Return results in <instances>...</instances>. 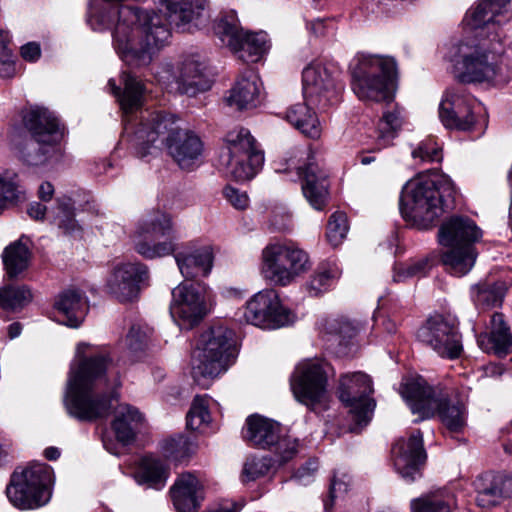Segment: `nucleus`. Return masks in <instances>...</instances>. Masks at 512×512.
Returning a JSON list of instances; mask_svg holds the SVG:
<instances>
[{
  "mask_svg": "<svg viewBox=\"0 0 512 512\" xmlns=\"http://www.w3.org/2000/svg\"><path fill=\"white\" fill-rule=\"evenodd\" d=\"M275 458L270 457H249L244 463L242 471V481H255L256 479L265 476L271 469Z\"/></svg>",
  "mask_w": 512,
  "mask_h": 512,
  "instance_id": "obj_53",
  "label": "nucleus"
},
{
  "mask_svg": "<svg viewBox=\"0 0 512 512\" xmlns=\"http://www.w3.org/2000/svg\"><path fill=\"white\" fill-rule=\"evenodd\" d=\"M170 496L177 512H197L203 499L202 485L193 474H181L170 488Z\"/></svg>",
  "mask_w": 512,
  "mask_h": 512,
  "instance_id": "obj_29",
  "label": "nucleus"
},
{
  "mask_svg": "<svg viewBox=\"0 0 512 512\" xmlns=\"http://www.w3.org/2000/svg\"><path fill=\"white\" fill-rule=\"evenodd\" d=\"M111 365L108 351L86 342L77 344L64 395V406L71 417L94 422L111 414L114 388L121 385L118 377L110 385L107 372Z\"/></svg>",
  "mask_w": 512,
  "mask_h": 512,
  "instance_id": "obj_1",
  "label": "nucleus"
},
{
  "mask_svg": "<svg viewBox=\"0 0 512 512\" xmlns=\"http://www.w3.org/2000/svg\"><path fill=\"white\" fill-rule=\"evenodd\" d=\"M502 280L485 279L471 287V297L479 309H489L500 305L506 292Z\"/></svg>",
  "mask_w": 512,
  "mask_h": 512,
  "instance_id": "obj_37",
  "label": "nucleus"
},
{
  "mask_svg": "<svg viewBox=\"0 0 512 512\" xmlns=\"http://www.w3.org/2000/svg\"><path fill=\"white\" fill-rule=\"evenodd\" d=\"M52 482V468L45 463H33L21 475L13 474L6 494L19 509L38 508L49 501Z\"/></svg>",
  "mask_w": 512,
  "mask_h": 512,
  "instance_id": "obj_10",
  "label": "nucleus"
},
{
  "mask_svg": "<svg viewBox=\"0 0 512 512\" xmlns=\"http://www.w3.org/2000/svg\"><path fill=\"white\" fill-rule=\"evenodd\" d=\"M400 394L413 414L420 419L438 416L442 424L454 433L466 426V409L463 403L452 402L447 390L432 387L420 376L406 378L400 386Z\"/></svg>",
  "mask_w": 512,
  "mask_h": 512,
  "instance_id": "obj_5",
  "label": "nucleus"
},
{
  "mask_svg": "<svg viewBox=\"0 0 512 512\" xmlns=\"http://www.w3.org/2000/svg\"><path fill=\"white\" fill-rule=\"evenodd\" d=\"M441 260L447 271L457 277L466 275L474 266L477 253L474 246H445Z\"/></svg>",
  "mask_w": 512,
  "mask_h": 512,
  "instance_id": "obj_36",
  "label": "nucleus"
},
{
  "mask_svg": "<svg viewBox=\"0 0 512 512\" xmlns=\"http://www.w3.org/2000/svg\"><path fill=\"white\" fill-rule=\"evenodd\" d=\"M172 231L173 224L170 215L162 211H153L138 223L135 232L158 237L170 236Z\"/></svg>",
  "mask_w": 512,
  "mask_h": 512,
  "instance_id": "obj_45",
  "label": "nucleus"
},
{
  "mask_svg": "<svg viewBox=\"0 0 512 512\" xmlns=\"http://www.w3.org/2000/svg\"><path fill=\"white\" fill-rule=\"evenodd\" d=\"M349 485L350 477L347 473L341 471L335 472L329 490V499L324 500L325 512H328L332 509L334 505V499L337 498L340 494L346 493L348 491Z\"/></svg>",
  "mask_w": 512,
  "mask_h": 512,
  "instance_id": "obj_56",
  "label": "nucleus"
},
{
  "mask_svg": "<svg viewBox=\"0 0 512 512\" xmlns=\"http://www.w3.org/2000/svg\"><path fill=\"white\" fill-rule=\"evenodd\" d=\"M149 335L145 329L133 325L126 337L129 357L132 361L142 359L148 345Z\"/></svg>",
  "mask_w": 512,
  "mask_h": 512,
  "instance_id": "obj_52",
  "label": "nucleus"
},
{
  "mask_svg": "<svg viewBox=\"0 0 512 512\" xmlns=\"http://www.w3.org/2000/svg\"><path fill=\"white\" fill-rule=\"evenodd\" d=\"M228 154L223 156L227 173L236 181L255 177L264 164V152L246 128L234 129L225 137Z\"/></svg>",
  "mask_w": 512,
  "mask_h": 512,
  "instance_id": "obj_11",
  "label": "nucleus"
},
{
  "mask_svg": "<svg viewBox=\"0 0 512 512\" xmlns=\"http://www.w3.org/2000/svg\"><path fill=\"white\" fill-rule=\"evenodd\" d=\"M162 450L166 458L180 462L194 453L195 445L186 436L177 435L165 440Z\"/></svg>",
  "mask_w": 512,
  "mask_h": 512,
  "instance_id": "obj_49",
  "label": "nucleus"
},
{
  "mask_svg": "<svg viewBox=\"0 0 512 512\" xmlns=\"http://www.w3.org/2000/svg\"><path fill=\"white\" fill-rule=\"evenodd\" d=\"M418 340L444 359L454 360L463 352L462 336L452 319L436 315L427 319L417 332Z\"/></svg>",
  "mask_w": 512,
  "mask_h": 512,
  "instance_id": "obj_19",
  "label": "nucleus"
},
{
  "mask_svg": "<svg viewBox=\"0 0 512 512\" xmlns=\"http://www.w3.org/2000/svg\"><path fill=\"white\" fill-rule=\"evenodd\" d=\"M170 314L181 329L199 324L209 311L207 287L201 283H180L172 292Z\"/></svg>",
  "mask_w": 512,
  "mask_h": 512,
  "instance_id": "obj_17",
  "label": "nucleus"
},
{
  "mask_svg": "<svg viewBox=\"0 0 512 512\" xmlns=\"http://www.w3.org/2000/svg\"><path fill=\"white\" fill-rule=\"evenodd\" d=\"M173 255L186 279L206 277L213 266V253L209 246H197L194 242L177 243Z\"/></svg>",
  "mask_w": 512,
  "mask_h": 512,
  "instance_id": "obj_24",
  "label": "nucleus"
},
{
  "mask_svg": "<svg viewBox=\"0 0 512 512\" xmlns=\"http://www.w3.org/2000/svg\"><path fill=\"white\" fill-rule=\"evenodd\" d=\"M285 118L296 129L310 138H318L321 134L318 117L306 103H297L290 106L286 111Z\"/></svg>",
  "mask_w": 512,
  "mask_h": 512,
  "instance_id": "obj_38",
  "label": "nucleus"
},
{
  "mask_svg": "<svg viewBox=\"0 0 512 512\" xmlns=\"http://www.w3.org/2000/svg\"><path fill=\"white\" fill-rule=\"evenodd\" d=\"M53 222L64 234L75 235L81 227L75 220V208L73 200L68 196L57 198L56 207L51 211Z\"/></svg>",
  "mask_w": 512,
  "mask_h": 512,
  "instance_id": "obj_44",
  "label": "nucleus"
},
{
  "mask_svg": "<svg viewBox=\"0 0 512 512\" xmlns=\"http://www.w3.org/2000/svg\"><path fill=\"white\" fill-rule=\"evenodd\" d=\"M208 395H197L191 404L186 416V424L190 430L204 431L211 422V415L208 409Z\"/></svg>",
  "mask_w": 512,
  "mask_h": 512,
  "instance_id": "obj_47",
  "label": "nucleus"
},
{
  "mask_svg": "<svg viewBox=\"0 0 512 512\" xmlns=\"http://www.w3.org/2000/svg\"><path fill=\"white\" fill-rule=\"evenodd\" d=\"M328 368L324 361L308 359L300 362L291 376L290 386L294 397L312 411L328 407Z\"/></svg>",
  "mask_w": 512,
  "mask_h": 512,
  "instance_id": "obj_13",
  "label": "nucleus"
},
{
  "mask_svg": "<svg viewBox=\"0 0 512 512\" xmlns=\"http://www.w3.org/2000/svg\"><path fill=\"white\" fill-rule=\"evenodd\" d=\"M338 278L336 268H320L307 283V290L310 296H319L328 291Z\"/></svg>",
  "mask_w": 512,
  "mask_h": 512,
  "instance_id": "obj_51",
  "label": "nucleus"
},
{
  "mask_svg": "<svg viewBox=\"0 0 512 512\" xmlns=\"http://www.w3.org/2000/svg\"><path fill=\"white\" fill-rule=\"evenodd\" d=\"M54 309L60 323L78 328L86 316L88 304L82 293L75 289H68L57 296Z\"/></svg>",
  "mask_w": 512,
  "mask_h": 512,
  "instance_id": "obj_30",
  "label": "nucleus"
},
{
  "mask_svg": "<svg viewBox=\"0 0 512 512\" xmlns=\"http://www.w3.org/2000/svg\"><path fill=\"white\" fill-rule=\"evenodd\" d=\"M33 295L26 285H5L0 288V317L18 313L32 301Z\"/></svg>",
  "mask_w": 512,
  "mask_h": 512,
  "instance_id": "obj_40",
  "label": "nucleus"
},
{
  "mask_svg": "<svg viewBox=\"0 0 512 512\" xmlns=\"http://www.w3.org/2000/svg\"><path fill=\"white\" fill-rule=\"evenodd\" d=\"M348 220L344 212H334L328 221L326 237L329 243L337 247L343 239L346 237L348 232Z\"/></svg>",
  "mask_w": 512,
  "mask_h": 512,
  "instance_id": "obj_54",
  "label": "nucleus"
},
{
  "mask_svg": "<svg viewBox=\"0 0 512 512\" xmlns=\"http://www.w3.org/2000/svg\"><path fill=\"white\" fill-rule=\"evenodd\" d=\"M215 34L222 44L229 47L244 62L255 63L269 49L267 35L263 32H244L237 16L230 12L221 16L214 25Z\"/></svg>",
  "mask_w": 512,
  "mask_h": 512,
  "instance_id": "obj_16",
  "label": "nucleus"
},
{
  "mask_svg": "<svg viewBox=\"0 0 512 512\" xmlns=\"http://www.w3.org/2000/svg\"><path fill=\"white\" fill-rule=\"evenodd\" d=\"M243 437L255 447L270 450L279 465L290 461L298 453V439L285 434L278 422L258 414L246 419Z\"/></svg>",
  "mask_w": 512,
  "mask_h": 512,
  "instance_id": "obj_12",
  "label": "nucleus"
},
{
  "mask_svg": "<svg viewBox=\"0 0 512 512\" xmlns=\"http://www.w3.org/2000/svg\"><path fill=\"white\" fill-rule=\"evenodd\" d=\"M140 479L154 489H162L168 479V469L159 459L145 457L139 470Z\"/></svg>",
  "mask_w": 512,
  "mask_h": 512,
  "instance_id": "obj_46",
  "label": "nucleus"
},
{
  "mask_svg": "<svg viewBox=\"0 0 512 512\" xmlns=\"http://www.w3.org/2000/svg\"><path fill=\"white\" fill-rule=\"evenodd\" d=\"M403 122L404 118L399 108L384 112L376 128L375 150L380 151L389 147L401 130Z\"/></svg>",
  "mask_w": 512,
  "mask_h": 512,
  "instance_id": "obj_41",
  "label": "nucleus"
},
{
  "mask_svg": "<svg viewBox=\"0 0 512 512\" xmlns=\"http://www.w3.org/2000/svg\"><path fill=\"white\" fill-rule=\"evenodd\" d=\"M47 213V207L43 203L31 202L27 208V214L34 220H43Z\"/></svg>",
  "mask_w": 512,
  "mask_h": 512,
  "instance_id": "obj_62",
  "label": "nucleus"
},
{
  "mask_svg": "<svg viewBox=\"0 0 512 512\" xmlns=\"http://www.w3.org/2000/svg\"><path fill=\"white\" fill-rule=\"evenodd\" d=\"M312 267L308 253L292 241L267 244L261 253V274L277 286H288Z\"/></svg>",
  "mask_w": 512,
  "mask_h": 512,
  "instance_id": "obj_8",
  "label": "nucleus"
},
{
  "mask_svg": "<svg viewBox=\"0 0 512 512\" xmlns=\"http://www.w3.org/2000/svg\"><path fill=\"white\" fill-rule=\"evenodd\" d=\"M396 73L393 57L358 53L351 64L352 90L362 101H388L391 99L389 84Z\"/></svg>",
  "mask_w": 512,
  "mask_h": 512,
  "instance_id": "obj_7",
  "label": "nucleus"
},
{
  "mask_svg": "<svg viewBox=\"0 0 512 512\" xmlns=\"http://www.w3.org/2000/svg\"><path fill=\"white\" fill-rule=\"evenodd\" d=\"M223 196L227 202L237 210H245L250 203L249 196L245 191H241L230 185L224 187Z\"/></svg>",
  "mask_w": 512,
  "mask_h": 512,
  "instance_id": "obj_58",
  "label": "nucleus"
},
{
  "mask_svg": "<svg viewBox=\"0 0 512 512\" xmlns=\"http://www.w3.org/2000/svg\"><path fill=\"white\" fill-rule=\"evenodd\" d=\"M21 56L29 62L37 61L41 56L40 45L36 42H29L21 47Z\"/></svg>",
  "mask_w": 512,
  "mask_h": 512,
  "instance_id": "obj_61",
  "label": "nucleus"
},
{
  "mask_svg": "<svg viewBox=\"0 0 512 512\" xmlns=\"http://www.w3.org/2000/svg\"><path fill=\"white\" fill-rule=\"evenodd\" d=\"M411 154L414 159L425 163L440 162L442 159L440 147L433 138L421 141Z\"/></svg>",
  "mask_w": 512,
  "mask_h": 512,
  "instance_id": "obj_55",
  "label": "nucleus"
},
{
  "mask_svg": "<svg viewBox=\"0 0 512 512\" xmlns=\"http://www.w3.org/2000/svg\"><path fill=\"white\" fill-rule=\"evenodd\" d=\"M237 356L234 332L224 325H214L199 337L192 356V376L202 387L225 373Z\"/></svg>",
  "mask_w": 512,
  "mask_h": 512,
  "instance_id": "obj_6",
  "label": "nucleus"
},
{
  "mask_svg": "<svg viewBox=\"0 0 512 512\" xmlns=\"http://www.w3.org/2000/svg\"><path fill=\"white\" fill-rule=\"evenodd\" d=\"M327 330L339 340V343L355 334L354 326L347 320H331L327 323Z\"/></svg>",
  "mask_w": 512,
  "mask_h": 512,
  "instance_id": "obj_59",
  "label": "nucleus"
},
{
  "mask_svg": "<svg viewBox=\"0 0 512 512\" xmlns=\"http://www.w3.org/2000/svg\"><path fill=\"white\" fill-rule=\"evenodd\" d=\"M122 83L124 85L123 91L113 79L109 80L108 85L117 98L125 117H127L142 106L146 89L144 84L130 73L122 74Z\"/></svg>",
  "mask_w": 512,
  "mask_h": 512,
  "instance_id": "obj_34",
  "label": "nucleus"
},
{
  "mask_svg": "<svg viewBox=\"0 0 512 512\" xmlns=\"http://www.w3.org/2000/svg\"><path fill=\"white\" fill-rule=\"evenodd\" d=\"M392 458L397 473L407 481H414L426 460L422 433L416 431L408 439L398 440L392 447Z\"/></svg>",
  "mask_w": 512,
  "mask_h": 512,
  "instance_id": "obj_23",
  "label": "nucleus"
},
{
  "mask_svg": "<svg viewBox=\"0 0 512 512\" xmlns=\"http://www.w3.org/2000/svg\"><path fill=\"white\" fill-rule=\"evenodd\" d=\"M142 421L139 410L129 404H119L115 409L112 429L116 438L124 445L130 444L136 435V429Z\"/></svg>",
  "mask_w": 512,
  "mask_h": 512,
  "instance_id": "obj_35",
  "label": "nucleus"
},
{
  "mask_svg": "<svg viewBox=\"0 0 512 512\" xmlns=\"http://www.w3.org/2000/svg\"><path fill=\"white\" fill-rule=\"evenodd\" d=\"M456 193L453 182L447 177L438 181H411L400 198L401 214L418 229H427L445 211L454 208Z\"/></svg>",
  "mask_w": 512,
  "mask_h": 512,
  "instance_id": "obj_3",
  "label": "nucleus"
},
{
  "mask_svg": "<svg viewBox=\"0 0 512 512\" xmlns=\"http://www.w3.org/2000/svg\"><path fill=\"white\" fill-rule=\"evenodd\" d=\"M477 100L460 87L448 89L439 105V118L444 127L470 131L475 125Z\"/></svg>",
  "mask_w": 512,
  "mask_h": 512,
  "instance_id": "obj_21",
  "label": "nucleus"
},
{
  "mask_svg": "<svg viewBox=\"0 0 512 512\" xmlns=\"http://www.w3.org/2000/svg\"><path fill=\"white\" fill-rule=\"evenodd\" d=\"M512 0H480L465 16L464 23L471 30L481 29L480 36L486 35L489 42L503 44L499 24L510 19Z\"/></svg>",
  "mask_w": 512,
  "mask_h": 512,
  "instance_id": "obj_20",
  "label": "nucleus"
},
{
  "mask_svg": "<svg viewBox=\"0 0 512 512\" xmlns=\"http://www.w3.org/2000/svg\"><path fill=\"white\" fill-rule=\"evenodd\" d=\"M303 94L311 104L325 109L340 101L343 85L320 64H310L302 72Z\"/></svg>",
  "mask_w": 512,
  "mask_h": 512,
  "instance_id": "obj_22",
  "label": "nucleus"
},
{
  "mask_svg": "<svg viewBox=\"0 0 512 512\" xmlns=\"http://www.w3.org/2000/svg\"><path fill=\"white\" fill-rule=\"evenodd\" d=\"M8 43V33L0 30V77L2 78H10L15 73V64L11 59V52L8 49Z\"/></svg>",
  "mask_w": 512,
  "mask_h": 512,
  "instance_id": "obj_57",
  "label": "nucleus"
},
{
  "mask_svg": "<svg viewBox=\"0 0 512 512\" xmlns=\"http://www.w3.org/2000/svg\"><path fill=\"white\" fill-rule=\"evenodd\" d=\"M23 124L34 142L26 143L21 149L22 159L29 165L44 163L49 148L63 138L64 126L54 112L38 106L24 112Z\"/></svg>",
  "mask_w": 512,
  "mask_h": 512,
  "instance_id": "obj_9",
  "label": "nucleus"
},
{
  "mask_svg": "<svg viewBox=\"0 0 512 512\" xmlns=\"http://www.w3.org/2000/svg\"><path fill=\"white\" fill-rule=\"evenodd\" d=\"M261 81L255 71L247 69L230 91L228 103L239 110L256 107L260 103Z\"/></svg>",
  "mask_w": 512,
  "mask_h": 512,
  "instance_id": "obj_33",
  "label": "nucleus"
},
{
  "mask_svg": "<svg viewBox=\"0 0 512 512\" xmlns=\"http://www.w3.org/2000/svg\"><path fill=\"white\" fill-rule=\"evenodd\" d=\"M175 90L190 97L205 92L211 87L204 63L193 57L185 59L175 80Z\"/></svg>",
  "mask_w": 512,
  "mask_h": 512,
  "instance_id": "obj_28",
  "label": "nucleus"
},
{
  "mask_svg": "<svg viewBox=\"0 0 512 512\" xmlns=\"http://www.w3.org/2000/svg\"><path fill=\"white\" fill-rule=\"evenodd\" d=\"M124 131L139 158L157 155L164 148L181 169H192L203 153V142L193 131L182 129L177 117L146 112L134 125L125 119Z\"/></svg>",
  "mask_w": 512,
  "mask_h": 512,
  "instance_id": "obj_2",
  "label": "nucleus"
},
{
  "mask_svg": "<svg viewBox=\"0 0 512 512\" xmlns=\"http://www.w3.org/2000/svg\"><path fill=\"white\" fill-rule=\"evenodd\" d=\"M22 325L18 322H14L8 326V335L10 339H14L21 334Z\"/></svg>",
  "mask_w": 512,
  "mask_h": 512,
  "instance_id": "obj_64",
  "label": "nucleus"
},
{
  "mask_svg": "<svg viewBox=\"0 0 512 512\" xmlns=\"http://www.w3.org/2000/svg\"><path fill=\"white\" fill-rule=\"evenodd\" d=\"M147 273V267L141 263L117 265L107 280V288L119 301H131L137 296L139 283Z\"/></svg>",
  "mask_w": 512,
  "mask_h": 512,
  "instance_id": "obj_25",
  "label": "nucleus"
},
{
  "mask_svg": "<svg viewBox=\"0 0 512 512\" xmlns=\"http://www.w3.org/2000/svg\"><path fill=\"white\" fill-rule=\"evenodd\" d=\"M318 469V463L315 460H309L294 474V479L297 480L300 484H306L309 479L314 475V473Z\"/></svg>",
  "mask_w": 512,
  "mask_h": 512,
  "instance_id": "obj_60",
  "label": "nucleus"
},
{
  "mask_svg": "<svg viewBox=\"0 0 512 512\" xmlns=\"http://www.w3.org/2000/svg\"><path fill=\"white\" fill-rule=\"evenodd\" d=\"M240 321L263 328L276 329L294 321L292 312L285 308L274 289L257 292L241 310Z\"/></svg>",
  "mask_w": 512,
  "mask_h": 512,
  "instance_id": "obj_18",
  "label": "nucleus"
},
{
  "mask_svg": "<svg viewBox=\"0 0 512 512\" xmlns=\"http://www.w3.org/2000/svg\"><path fill=\"white\" fill-rule=\"evenodd\" d=\"M454 496L447 489L429 492L411 501L412 512H450Z\"/></svg>",
  "mask_w": 512,
  "mask_h": 512,
  "instance_id": "obj_43",
  "label": "nucleus"
},
{
  "mask_svg": "<svg viewBox=\"0 0 512 512\" xmlns=\"http://www.w3.org/2000/svg\"><path fill=\"white\" fill-rule=\"evenodd\" d=\"M497 42L486 39L469 40L452 45L445 59L451 64V72L461 83H505L499 65L501 50Z\"/></svg>",
  "mask_w": 512,
  "mask_h": 512,
  "instance_id": "obj_4",
  "label": "nucleus"
},
{
  "mask_svg": "<svg viewBox=\"0 0 512 512\" xmlns=\"http://www.w3.org/2000/svg\"><path fill=\"white\" fill-rule=\"evenodd\" d=\"M373 382L363 372L347 373L339 380V399L349 409L355 427L352 431L366 426L373 415L376 403L370 396L373 394Z\"/></svg>",
  "mask_w": 512,
  "mask_h": 512,
  "instance_id": "obj_15",
  "label": "nucleus"
},
{
  "mask_svg": "<svg viewBox=\"0 0 512 512\" xmlns=\"http://www.w3.org/2000/svg\"><path fill=\"white\" fill-rule=\"evenodd\" d=\"M432 265L428 258L413 259L405 263H397L393 268V280L405 282L408 279L425 276Z\"/></svg>",
  "mask_w": 512,
  "mask_h": 512,
  "instance_id": "obj_48",
  "label": "nucleus"
},
{
  "mask_svg": "<svg viewBox=\"0 0 512 512\" xmlns=\"http://www.w3.org/2000/svg\"><path fill=\"white\" fill-rule=\"evenodd\" d=\"M3 264L10 279L25 271L30 263L31 252L22 238L7 246L2 254Z\"/></svg>",
  "mask_w": 512,
  "mask_h": 512,
  "instance_id": "obj_42",
  "label": "nucleus"
},
{
  "mask_svg": "<svg viewBox=\"0 0 512 512\" xmlns=\"http://www.w3.org/2000/svg\"><path fill=\"white\" fill-rule=\"evenodd\" d=\"M164 7L170 24L178 29L189 30L190 26L201 16L206 0H156Z\"/></svg>",
  "mask_w": 512,
  "mask_h": 512,
  "instance_id": "obj_32",
  "label": "nucleus"
},
{
  "mask_svg": "<svg viewBox=\"0 0 512 512\" xmlns=\"http://www.w3.org/2000/svg\"><path fill=\"white\" fill-rule=\"evenodd\" d=\"M482 237V231L476 223L465 216H452L444 221L439 229L438 238L442 246H474Z\"/></svg>",
  "mask_w": 512,
  "mask_h": 512,
  "instance_id": "obj_27",
  "label": "nucleus"
},
{
  "mask_svg": "<svg viewBox=\"0 0 512 512\" xmlns=\"http://www.w3.org/2000/svg\"><path fill=\"white\" fill-rule=\"evenodd\" d=\"M473 486L477 505L491 508L512 496V475L486 472L476 477Z\"/></svg>",
  "mask_w": 512,
  "mask_h": 512,
  "instance_id": "obj_26",
  "label": "nucleus"
},
{
  "mask_svg": "<svg viewBox=\"0 0 512 512\" xmlns=\"http://www.w3.org/2000/svg\"><path fill=\"white\" fill-rule=\"evenodd\" d=\"M23 198V191L18 184L17 175L8 172L0 173V210Z\"/></svg>",
  "mask_w": 512,
  "mask_h": 512,
  "instance_id": "obj_50",
  "label": "nucleus"
},
{
  "mask_svg": "<svg viewBox=\"0 0 512 512\" xmlns=\"http://www.w3.org/2000/svg\"><path fill=\"white\" fill-rule=\"evenodd\" d=\"M478 346L487 353L504 357L512 352V335L501 313H494L490 320V332L477 337Z\"/></svg>",
  "mask_w": 512,
  "mask_h": 512,
  "instance_id": "obj_31",
  "label": "nucleus"
},
{
  "mask_svg": "<svg viewBox=\"0 0 512 512\" xmlns=\"http://www.w3.org/2000/svg\"><path fill=\"white\" fill-rule=\"evenodd\" d=\"M54 186L48 181L42 182L37 190V195L42 202H49L54 196Z\"/></svg>",
  "mask_w": 512,
  "mask_h": 512,
  "instance_id": "obj_63",
  "label": "nucleus"
},
{
  "mask_svg": "<svg viewBox=\"0 0 512 512\" xmlns=\"http://www.w3.org/2000/svg\"><path fill=\"white\" fill-rule=\"evenodd\" d=\"M285 171L297 173L302 180L303 195L311 207L317 211L325 209L329 200V176L313 151H299L289 158Z\"/></svg>",
  "mask_w": 512,
  "mask_h": 512,
  "instance_id": "obj_14",
  "label": "nucleus"
},
{
  "mask_svg": "<svg viewBox=\"0 0 512 512\" xmlns=\"http://www.w3.org/2000/svg\"><path fill=\"white\" fill-rule=\"evenodd\" d=\"M154 238V236L135 232L133 239L135 251L149 260L173 255L176 251L177 242L174 238L170 237L158 242H155Z\"/></svg>",
  "mask_w": 512,
  "mask_h": 512,
  "instance_id": "obj_39",
  "label": "nucleus"
}]
</instances>
